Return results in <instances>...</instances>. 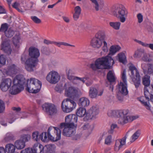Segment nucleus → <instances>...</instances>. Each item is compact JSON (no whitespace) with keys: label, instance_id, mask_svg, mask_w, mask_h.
Here are the masks:
<instances>
[{"label":"nucleus","instance_id":"obj_1","mask_svg":"<svg viewBox=\"0 0 153 153\" xmlns=\"http://www.w3.org/2000/svg\"><path fill=\"white\" fill-rule=\"evenodd\" d=\"M150 77L148 75H145L143 79V83L146 87L144 88L145 97L142 96L137 98L141 103L148 110H150L151 106L149 101L153 103V85L149 87L150 84Z\"/></svg>","mask_w":153,"mask_h":153},{"label":"nucleus","instance_id":"obj_2","mask_svg":"<svg viewBox=\"0 0 153 153\" xmlns=\"http://www.w3.org/2000/svg\"><path fill=\"white\" fill-rule=\"evenodd\" d=\"M77 122V117L75 114H71L66 116L65 118V123H60L59 127L63 128L62 134L66 137H71L75 133L74 128H76Z\"/></svg>","mask_w":153,"mask_h":153},{"label":"nucleus","instance_id":"obj_3","mask_svg":"<svg viewBox=\"0 0 153 153\" xmlns=\"http://www.w3.org/2000/svg\"><path fill=\"white\" fill-rule=\"evenodd\" d=\"M28 52L30 57L26 61L25 68L28 71L31 72L36 69L39 62L38 58L40 56V53L37 48L33 47L29 48Z\"/></svg>","mask_w":153,"mask_h":153},{"label":"nucleus","instance_id":"obj_4","mask_svg":"<svg viewBox=\"0 0 153 153\" xmlns=\"http://www.w3.org/2000/svg\"><path fill=\"white\" fill-rule=\"evenodd\" d=\"M114 64L113 59L110 56H106L99 58L96 60L94 64L91 65V67L94 70L97 69H109L111 68V63Z\"/></svg>","mask_w":153,"mask_h":153},{"label":"nucleus","instance_id":"obj_5","mask_svg":"<svg viewBox=\"0 0 153 153\" xmlns=\"http://www.w3.org/2000/svg\"><path fill=\"white\" fill-rule=\"evenodd\" d=\"M111 12L114 16L119 19L120 21L124 22L127 16L128 12L125 7L122 4H116L111 8Z\"/></svg>","mask_w":153,"mask_h":153},{"label":"nucleus","instance_id":"obj_6","mask_svg":"<svg viewBox=\"0 0 153 153\" xmlns=\"http://www.w3.org/2000/svg\"><path fill=\"white\" fill-rule=\"evenodd\" d=\"M126 72L125 69L123 70L121 76L122 82H120L118 85L119 92L117 94V97L118 100L120 101L123 100V96L126 95L128 93L127 89V84Z\"/></svg>","mask_w":153,"mask_h":153},{"label":"nucleus","instance_id":"obj_7","mask_svg":"<svg viewBox=\"0 0 153 153\" xmlns=\"http://www.w3.org/2000/svg\"><path fill=\"white\" fill-rule=\"evenodd\" d=\"M25 82V79L22 75H17L13 79V85L10 88V93L12 94L15 95L20 92Z\"/></svg>","mask_w":153,"mask_h":153},{"label":"nucleus","instance_id":"obj_8","mask_svg":"<svg viewBox=\"0 0 153 153\" xmlns=\"http://www.w3.org/2000/svg\"><path fill=\"white\" fill-rule=\"evenodd\" d=\"M27 91L30 93H36L39 91L42 86L40 81L34 78H31L27 80Z\"/></svg>","mask_w":153,"mask_h":153},{"label":"nucleus","instance_id":"obj_9","mask_svg":"<svg viewBox=\"0 0 153 153\" xmlns=\"http://www.w3.org/2000/svg\"><path fill=\"white\" fill-rule=\"evenodd\" d=\"M106 38L104 32L103 31H99L91 40V45L94 48H99L101 47L103 42L106 39Z\"/></svg>","mask_w":153,"mask_h":153},{"label":"nucleus","instance_id":"obj_10","mask_svg":"<svg viewBox=\"0 0 153 153\" xmlns=\"http://www.w3.org/2000/svg\"><path fill=\"white\" fill-rule=\"evenodd\" d=\"M131 75L130 76L136 88H137L140 85V76L137 68L133 65L129 67Z\"/></svg>","mask_w":153,"mask_h":153},{"label":"nucleus","instance_id":"obj_11","mask_svg":"<svg viewBox=\"0 0 153 153\" xmlns=\"http://www.w3.org/2000/svg\"><path fill=\"white\" fill-rule=\"evenodd\" d=\"M47 135L48 139L56 141L61 138V131L57 127H50L49 128Z\"/></svg>","mask_w":153,"mask_h":153},{"label":"nucleus","instance_id":"obj_12","mask_svg":"<svg viewBox=\"0 0 153 153\" xmlns=\"http://www.w3.org/2000/svg\"><path fill=\"white\" fill-rule=\"evenodd\" d=\"M76 105V103L74 100L66 98L62 101L61 107L64 112L69 113L75 108Z\"/></svg>","mask_w":153,"mask_h":153},{"label":"nucleus","instance_id":"obj_13","mask_svg":"<svg viewBox=\"0 0 153 153\" xmlns=\"http://www.w3.org/2000/svg\"><path fill=\"white\" fill-rule=\"evenodd\" d=\"M99 112V110L97 107L94 106L92 107L87 112L86 116L83 118L84 121H86L95 118V116L98 114Z\"/></svg>","mask_w":153,"mask_h":153},{"label":"nucleus","instance_id":"obj_14","mask_svg":"<svg viewBox=\"0 0 153 153\" xmlns=\"http://www.w3.org/2000/svg\"><path fill=\"white\" fill-rule=\"evenodd\" d=\"M60 79V76L58 72L54 71L50 72L46 76L47 80L50 83L55 84Z\"/></svg>","mask_w":153,"mask_h":153},{"label":"nucleus","instance_id":"obj_15","mask_svg":"<svg viewBox=\"0 0 153 153\" xmlns=\"http://www.w3.org/2000/svg\"><path fill=\"white\" fill-rule=\"evenodd\" d=\"M42 107L47 114L49 115H54L57 112L56 106L51 103H45L42 105Z\"/></svg>","mask_w":153,"mask_h":153},{"label":"nucleus","instance_id":"obj_16","mask_svg":"<svg viewBox=\"0 0 153 153\" xmlns=\"http://www.w3.org/2000/svg\"><path fill=\"white\" fill-rule=\"evenodd\" d=\"M122 113L119 114L118 117L119 118L118 123L122 125H123L130 122L129 116L128 115V111L127 110H122Z\"/></svg>","mask_w":153,"mask_h":153},{"label":"nucleus","instance_id":"obj_17","mask_svg":"<svg viewBox=\"0 0 153 153\" xmlns=\"http://www.w3.org/2000/svg\"><path fill=\"white\" fill-rule=\"evenodd\" d=\"M67 85L65 84L64 85L65 89V94L69 97H76L78 96V93L77 89L73 87H70L68 88L66 87Z\"/></svg>","mask_w":153,"mask_h":153},{"label":"nucleus","instance_id":"obj_18","mask_svg":"<svg viewBox=\"0 0 153 153\" xmlns=\"http://www.w3.org/2000/svg\"><path fill=\"white\" fill-rule=\"evenodd\" d=\"M103 91L101 90L99 91L94 87H90L89 92V96L92 99L95 98L98 96H101L103 94Z\"/></svg>","mask_w":153,"mask_h":153},{"label":"nucleus","instance_id":"obj_19","mask_svg":"<svg viewBox=\"0 0 153 153\" xmlns=\"http://www.w3.org/2000/svg\"><path fill=\"white\" fill-rule=\"evenodd\" d=\"M12 83V81L9 78L3 79L1 83L0 88L3 91H6L10 87Z\"/></svg>","mask_w":153,"mask_h":153},{"label":"nucleus","instance_id":"obj_20","mask_svg":"<svg viewBox=\"0 0 153 153\" xmlns=\"http://www.w3.org/2000/svg\"><path fill=\"white\" fill-rule=\"evenodd\" d=\"M127 134L126 136L121 139H119L116 141L115 145V149L119 150L122 146L126 143V140L127 138Z\"/></svg>","mask_w":153,"mask_h":153},{"label":"nucleus","instance_id":"obj_21","mask_svg":"<svg viewBox=\"0 0 153 153\" xmlns=\"http://www.w3.org/2000/svg\"><path fill=\"white\" fill-rule=\"evenodd\" d=\"M94 4V7L97 11L102 9L104 6V0H99L98 1L97 0H90Z\"/></svg>","mask_w":153,"mask_h":153},{"label":"nucleus","instance_id":"obj_22","mask_svg":"<svg viewBox=\"0 0 153 153\" xmlns=\"http://www.w3.org/2000/svg\"><path fill=\"white\" fill-rule=\"evenodd\" d=\"M43 146L38 143L34 144L32 148L30 149L32 153H40L43 152Z\"/></svg>","mask_w":153,"mask_h":153},{"label":"nucleus","instance_id":"obj_23","mask_svg":"<svg viewBox=\"0 0 153 153\" xmlns=\"http://www.w3.org/2000/svg\"><path fill=\"white\" fill-rule=\"evenodd\" d=\"M1 49L8 54H11V50L10 45L7 42H3L1 46Z\"/></svg>","mask_w":153,"mask_h":153},{"label":"nucleus","instance_id":"obj_24","mask_svg":"<svg viewBox=\"0 0 153 153\" xmlns=\"http://www.w3.org/2000/svg\"><path fill=\"white\" fill-rule=\"evenodd\" d=\"M90 103V101L88 98L83 97L79 99L78 105L81 107L84 108L88 106Z\"/></svg>","mask_w":153,"mask_h":153},{"label":"nucleus","instance_id":"obj_25","mask_svg":"<svg viewBox=\"0 0 153 153\" xmlns=\"http://www.w3.org/2000/svg\"><path fill=\"white\" fill-rule=\"evenodd\" d=\"M55 146L54 145L49 144L43 147V153H53Z\"/></svg>","mask_w":153,"mask_h":153},{"label":"nucleus","instance_id":"obj_26","mask_svg":"<svg viewBox=\"0 0 153 153\" xmlns=\"http://www.w3.org/2000/svg\"><path fill=\"white\" fill-rule=\"evenodd\" d=\"M146 66H147V73L149 74L153 75V64L148 63L147 65L145 63L141 64V67L145 71L146 70Z\"/></svg>","mask_w":153,"mask_h":153},{"label":"nucleus","instance_id":"obj_27","mask_svg":"<svg viewBox=\"0 0 153 153\" xmlns=\"http://www.w3.org/2000/svg\"><path fill=\"white\" fill-rule=\"evenodd\" d=\"M86 113V109L83 107H80L77 109L76 112V116L80 117H82L85 116Z\"/></svg>","mask_w":153,"mask_h":153},{"label":"nucleus","instance_id":"obj_28","mask_svg":"<svg viewBox=\"0 0 153 153\" xmlns=\"http://www.w3.org/2000/svg\"><path fill=\"white\" fill-rule=\"evenodd\" d=\"M122 110H109L107 114L108 116L111 117H118L119 114H122Z\"/></svg>","mask_w":153,"mask_h":153},{"label":"nucleus","instance_id":"obj_29","mask_svg":"<svg viewBox=\"0 0 153 153\" xmlns=\"http://www.w3.org/2000/svg\"><path fill=\"white\" fill-rule=\"evenodd\" d=\"M14 145L17 149L20 150L23 149L25 146V142L20 139L16 141L14 143Z\"/></svg>","mask_w":153,"mask_h":153},{"label":"nucleus","instance_id":"obj_30","mask_svg":"<svg viewBox=\"0 0 153 153\" xmlns=\"http://www.w3.org/2000/svg\"><path fill=\"white\" fill-rule=\"evenodd\" d=\"M75 12L73 15V18L74 20L76 21L79 19L81 13V9L79 6H77L74 8Z\"/></svg>","mask_w":153,"mask_h":153},{"label":"nucleus","instance_id":"obj_31","mask_svg":"<svg viewBox=\"0 0 153 153\" xmlns=\"http://www.w3.org/2000/svg\"><path fill=\"white\" fill-rule=\"evenodd\" d=\"M107 79L111 83H114L115 81V78L112 71H110L107 74Z\"/></svg>","mask_w":153,"mask_h":153},{"label":"nucleus","instance_id":"obj_32","mask_svg":"<svg viewBox=\"0 0 153 153\" xmlns=\"http://www.w3.org/2000/svg\"><path fill=\"white\" fill-rule=\"evenodd\" d=\"M118 56L119 62L124 64L127 63V60L126 57L124 53H120L118 54Z\"/></svg>","mask_w":153,"mask_h":153},{"label":"nucleus","instance_id":"obj_33","mask_svg":"<svg viewBox=\"0 0 153 153\" xmlns=\"http://www.w3.org/2000/svg\"><path fill=\"white\" fill-rule=\"evenodd\" d=\"M15 145L12 144H8L5 146V150L7 152L11 153L15 151Z\"/></svg>","mask_w":153,"mask_h":153},{"label":"nucleus","instance_id":"obj_34","mask_svg":"<svg viewBox=\"0 0 153 153\" xmlns=\"http://www.w3.org/2000/svg\"><path fill=\"white\" fill-rule=\"evenodd\" d=\"M121 23L120 22H109L110 26L116 30H118L120 29Z\"/></svg>","mask_w":153,"mask_h":153},{"label":"nucleus","instance_id":"obj_35","mask_svg":"<svg viewBox=\"0 0 153 153\" xmlns=\"http://www.w3.org/2000/svg\"><path fill=\"white\" fill-rule=\"evenodd\" d=\"M32 138L34 140L37 142L39 141L41 137V134H39V132L35 131L32 133Z\"/></svg>","mask_w":153,"mask_h":153},{"label":"nucleus","instance_id":"obj_36","mask_svg":"<svg viewBox=\"0 0 153 153\" xmlns=\"http://www.w3.org/2000/svg\"><path fill=\"white\" fill-rule=\"evenodd\" d=\"M120 49V47L118 46H111L110 49V53L112 55L118 51Z\"/></svg>","mask_w":153,"mask_h":153},{"label":"nucleus","instance_id":"obj_37","mask_svg":"<svg viewBox=\"0 0 153 153\" xmlns=\"http://www.w3.org/2000/svg\"><path fill=\"white\" fill-rule=\"evenodd\" d=\"M144 51L142 49H138L135 51L134 56L135 58H140L144 53Z\"/></svg>","mask_w":153,"mask_h":153},{"label":"nucleus","instance_id":"obj_38","mask_svg":"<svg viewBox=\"0 0 153 153\" xmlns=\"http://www.w3.org/2000/svg\"><path fill=\"white\" fill-rule=\"evenodd\" d=\"M20 39L17 36H15L13 38V42L14 46L16 48H19V47Z\"/></svg>","mask_w":153,"mask_h":153},{"label":"nucleus","instance_id":"obj_39","mask_svg":"<svg viewBox=\"0 0 153 153\" xmlns=\"http://www.w3.org/2000/svg\"><path fill=\"white\" fill-rule=\"evenodd\" d=\"M142 60L145 62H150L152 60L150 58V56L149 54L144 53L142 58Z\"/></svg>","mask_w":153,"mask_h":153},{"label":"nucleus","instance_id":"obj_40","mask_svg":"<svg viewBox=\"0 0 153 153\" xmlns=\"http://www.w3.org/2000/svg\"><path fill=\"white\" fill-rule=\"evenodd\" d=\"M8 27V25L7 23L2 24L0 28V32H3L5 33L7 31Z\"/></svg>","mask_w":153,"mask_h":153},{"label":"nucleus","instance_id":"obj_41","mask_svg":"<svg viewBox=\"0 0 153 153\" xmlns=\"http://www.w3.org/2000/svg\"><path fill=\"white\" fill-rule=\"evenodd\" d=\"M53 44L57 45L58 47H60L61 45H63L65 46H74V45H71L66 42H56L53 41Z\"/></svg>","mask_w":153,"mask_h":153},{"label":"nucleus","instance_id":"obj_42","mask_svg":"<svg viewBox=\"0 0 153 153\" xmlns=\"http://www.w3.org/2000/svg\"><path fill=\"white\" fill-rule=\"evenodd\" d=\"M14 34V31L11 28H9L5 33L6 36L7 37H12Z\"/></svg>","mask_w":153,"mask_h":153},{"label":"nucleus","instance_id":"obj_43","mask_svg":"<svg viewBox=\"0 0 153 153\" xmlns=\"http://www.w3.org/2000/svg\"><path fill=\"white\" fill-rule=\"evenodd\" d=\"M47 136V133L46 132L42 133L40 140L44 142H47L48 140V138Z\"/></svg>","mask_w":153,"mask_h":153},{"label":"nucleus","instance_id":"obj_44","mask_svg":"<svg viewBox=\"0 0 153 153\" xmlns=\"http://www.w3.org/2000/svg\"><path fill=\"white\" fill-rule=\"evenodd\" d=\"M68 79L70 80L71 79H73L74 80H79L82 82L83 83H84L85 81L87 79V77L79 78L77 76H73L71 78L69 77Z\"/></svg>","mask_w":153,"mask_h":153},{"label":"nucleus","instance_id":"obj_45","mask_svg":"<svg viewBox=\"0 0 153 153\" xmlns=\"http://www.w3.org/2000/svg\"><path fill=\"white\" fill-rule=\"evenodd\" d=\"M30 136L28 134H24L21 136L20 140L25 142L28 141L30 139Z\"/></svg>","mask_w":153,"mask_h":153},{"label":"nucleus","instance_id":"obj_46","mask_svg":"<svg viewBox=\"0 0 153 153\" xmlns=\"http://www.w3.org/2000/svg\"><path fill=\"white\" fill-rule=\"evenodd\" d=\"M140 135V131L138 130L133 134L131 136L132 140L133 141H134L136 140L137 139Z\"/></svg>","mask_w":153,"mask_h":153},{"label":"nucleus","instance_id":"obj_47","mask_svg":"<svg viewBox=\"0 0 153 153\" xmlns=\"http://www.w3.org/2000/svg\"><path fill=\"white\" fill-rule=\"evenodd\" d=\"M6 61V57L3 55L0 56V67L4 65Z\"/></svg>","mask_w":153,"mask_h":153},{"label":"nucleus","instance_id":"obj_48","mask_svg":"<svg viewBox=\"0 0 153 153\" xmlns=\"http://www.w3.org/2000/svg\"><path fill=\"white\" fill-rule=\"evenodd\" d=\"M82 128L84 130L88 129L89 131H92L93 129V126L90 125L88 124H87L84 125L82 127Z\"/></svg>","mask_w":153,"mask_h":153},{"label":"nucleus","instance_id":"obj_49","mask_svg":"<svg viewBox=\"0 0 153 153\" xmlns=\"http://www.w3.org/2000/svg\"><path fill=\"white\" fill-rule=\"evenodd\" d=\"M112 137L111 135L108 136L105 139V143L107 145H110L111 142Z\"/></svg>","mask_w":153,"mask_h":153},{"label":"nucleus","instance_id":"obj_50","mask_svg":"<svg viewBox=\"0 0 153 153\" xmlns=\"http://www.w3.org/2000/svg\"><path fill=\"white\" fill-rule=\"evenodd\" d=\"M31 19L36 24H39L41 22V20L36 16H32Z\"/></svg>","mask_w":153,"mask_h":153},{"label":"nucleus","instance_id":"obj_51","mask_svg":"<svg viewBox=\"0 0 153 153\" xmlns=\"http://www.w3.org/2000/svg\"><path fill=\"white\" fill-rule=\"evenodd\" d=\"M116 128H118L116 124H112L111 126V129L108 131L110 134H112L114 131V129Z\"/></svg>","mask_w":153,"mask_h":153},{"label":"nucleus","instance_id":"obj_52","mask_svg":"<svg viewBox=\"0 0 153 153\" xmlns=\"http://www.w3.org/2000/svg\"><path fill=\"white\" fill-rule=\"evenodd\" d=\"M19 5L20 4L19 3L16 2L12 5V6L13 8L16 9L19 12H22V9H19Z\"/></svg>","mask_w":153,"mask_h":153},{"label":"nucleus","instance_id":"obj_53","mask_svg":"<svg viewBox=\"0 0 153 153\" xmlns=\"http://www.w3.org/2000/svg\"><path fill=\"white\" fill-rule=\"evenodd\" d=\"M5 108L4 103V102L0 100V113H2L4 110Z\"/></svg>","mask_w":153,"mask_h":153},{"label":"nucleus","instance_id":"obj_54","mask_svg":"<svg viewBox=\"0 0 153 153\" xmlns=\"http://www.w3.org/2000/svg\"><path fill=\"white\" fill-rule=\"evenodd\" d=\"M27 58V55L25 54L24 53L22 54L21 57V61L22 63H25V66L26 65V62L27 60L26 59Z\"/></svg>","mask_w":153,"mask_h":153},{"label":"nucleus","instance_id":"obj_55","mask_svg":"<svg viewBox=\"0 0 153 153\" xmlns=\"http://www.w3.org/2000/svg\"><path fill=\"white\" fill-rule=\"evenodd\" d=\"M55 90L59 93H61L63 90V88L61 85H56L55 88Z\"/></svg>","mask_w":153,"mask_h":153},{"label":"nucleus","instance_id":"obj_56","mask_svg":"<svg viewBox=\"0 0 153 153\" xmlns=\"http://www.w3.org/2000/svg\"><path fill=\"white\" fill-rule=\"evenodd\" d=\"M103 42V46L102 48V50L104 52H107L108 51L107 43L105 40H104Z\"/></svg>","mask_w":153,"mask_h":153},{"label":"nucleus","instance_id":"obj_57","mask_svg":"<svg viewBox=\"0 0 153 153\" xmlns=\"http://www.w3.org/2000/svg\"><path fill=\"white\" fill-rule=\"evenodd\" d=\"M13 138V135L9 133H7L6 134V137L4 139L5 140L7 141L12 139Z\"/></svg>","mask_w":153,"mask_h":153},{"label":"nucleus","instance_id":"obj_58","mask_svg":"<svg viewBox=\"0 0 153 153\" xmlns=\"http://www.w3.org/2000/svg\"><path fill=\"white\" fill-rule=\"evenodd\" d=\"M138 22L139 23H141L143 20V16L141 13H139L137 15Z\"/></svg>","mask_w":153,"mask_h":153},{"label":"nucleus","instance_id":"obj_59","mask_svg":"<svg viewBox=\"0 0 153 153\" xmlns=\"http://www.w3.org/2000/svg\"><path fill=\"white\" fill-rule=\"evenodd\" d=\"M20 153H32L30 149L28 148L22 150Z\"/></svg>","mask_w":153,"mask_h":153},{"label":"nucleus","instance_id":"obj_60","mask_svg":"<svg viewBox=\"0 0 153 153\" xmlns=\"http://www.w3.org/2000/svg\"><path fill=\"white\" fill-rule=\"evenodd\" d=\"M9 119V120H8V122L10 123H12L15 120V116L13 114H12Z\"/></svg>","mask_w":153,"mask_h":153},{"label":"nucleus","instance_id":"obj_61","mask_svg":"<svg viewBox=\"0 0 153 153\" xmlns=\"http://www.w3.org/2000/svg\"><path fill=\"white\" fill-rule=\"evenodd\" d=\"M104 153H114V152L113 151L111 150L110 148H108L105 150Z\"/></svg>","mask_w":153,"mask_h":153},{"label":"nucleus","instance_id":"obj_62","mask_svg":"<svg viewBox=\"0 0 153 153\" xmlns=\"http://www.w3.org/2000/svg\"><path fill=\"white\" fill-rule=\"evenodd\" d=\"M145 47H147L149 48L150 49L153 50V44H147L146 43Z\"/></svg>","mask_w":153,"mask_h":153},{"label":"nucleus","instance_id":"obj_63","mask_svg":"<svg viewBox=\"0 0 153 153\" xmlns=\"http://www.w3.org/2000/svg\"><path fill=\"white\" fill-rule=\"evenodd\" d=\"M134 41L138 43L139 44L145 47V45H146V43H144L143 42H142L141 41L138 40L137 39H135Z\"/></svg>","mask_w":153,"mask_h":153},{"label":"nucleus","instance_id":"obj_64","mask_svg":"<svg viewBox=\"0 0 153 153\" xmlns=\"http://www.w3.org/2000/svg\"><path fill=\"white\" fill-rule=\"evenodd\" d=\"M138 117L136 116H129V120L130 122H131L133 120H135Z\"/></svg>","mask_w":153,"mask_h":153}]
</instances>
